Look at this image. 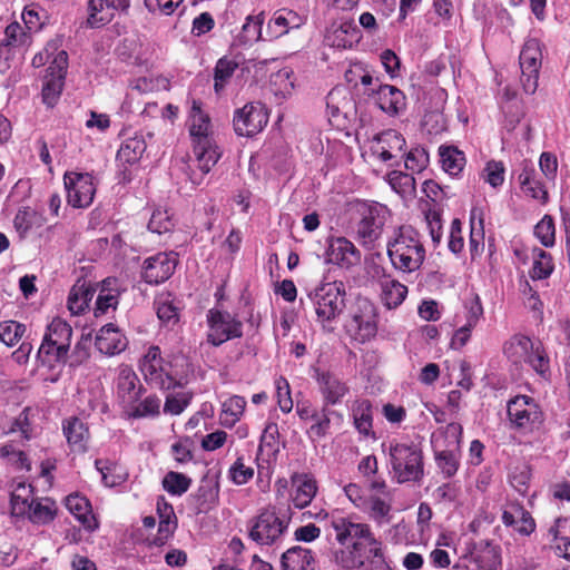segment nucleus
I'll return each instance as SVG.
<instances>
[{"label":"nucleus","instance_id":"37","mask_svg":"<svg viewBox=\"0 0 570 570\" xmlns=\"http://www.w3.org/2000/svg\"><path fill=\"white\" fill-rule=\"evenodd\" d=\"M26 514L33 523H49L56 515V503L48 498L41 500H31L30 510H28Z\"/></svg>","mask_w":570,"mask_h":570},{"label":"nucleus","instance_id":"58","mask_svg":"<svg viewBox=\"0 0 570 570\" xmlns=\"http://www.w3.org/2000/svg\"><path fill=\"white\" fill-rule=\"evenodd\" d=\"M230 479L234 483L242 485L247 483L254 475V470L246 466L242 458H238L229 469Z\"/></svg>","mask_w":570,"mask_h":570},{"label":"nucleus","instance_id":"19","mask_svg":"<svg viewBox=\"0 0 570 570\" xmlns=\"http://www.w3.org/2000/svg\"><path fill=\"white\" fill-rule=\"evenodd\" d=\"M328 262L350 267L361 261V253L355 245L345 237H338L331 242L327 249Z\"/></svg>","mask_w":570,"mask_h":570},{"label":"nucleus","instance_id":"20","mask_svg":"<svg viewBox=\"0 0 570 570\" xmlns=\"http://www.w3.org/2000/svg\"><path fill=\"white\" fill-rule=\"evenodd\" d=\"M405 139L395 130H386L377 136V142L374 146V154L381 160L389 161L399 156L403 157Z\"/></svg>","mask_w":570,"mask_h":570},{"label":"nucleus","instance_id":"57","mask_svg":"<svg viewBox=\"0 0 570 570\" xmlns=\"http://www.w3.org/2000/svg\"><path fill=\"white\" fill-rule=\"evenodd\" d=\"M277 403L284 413H289L293 410V400L291 396V389L287 380L283 376L276 380Z\"/></svg>","mask_w":570,"mask_h":570},{"label":"nucleus","instance_id":"31","mask_svg":"<svg viewBox=\"0 0 570 570\" xmlns=\"http://www.w3.org/2000/svg\"><path fill=\"white\" fill-rule=\"evenodd\" d=\"M380 285L382 301L390 309L401 305L407 295V287L396 279L384 277Z\"/></svg>","mask_w":570,"mask_h":570},{"label":"nucleus","instance_id":"25","mask_svg":"<svg viewBox=\"0 0 570 570\" xmlns=\"http://www.w3.org/2000/svg\"><path fill=\"white\" fill-rule=\"evenodd\" d=\"M66 507L87 530L94 531L98 527L90 503L85 497L78 493L68 495Z\"/></svg>","mask_w":570,"mask_h":570},{"label":"nucleus","instance_id":"62","mask_svg":"<svg viewBox=\"0 0 570 570\" xmlns=\"http://www.w3.org/2000/svg\"><path fill=\"white\" fill-rule=\"evenodd\" d=\"M227 439V433L225 431H215L205 435L202 440V448L205 451H215L224 445Z\"/></svg>","mask_w":570,"mask_h":570},{"label":"nucleus","instance_id":"13","mask_svg":"<svg viewBox=\"0 0 570 570\" xmlns=\"http://www.w3.org/2000/svg\"><path fill=\"white\" fill-rule=\"evenodd\" d=\"M268 122V114L261 102H249L237 109L234 129L238 136L252 137L263 130Z\"/></svg>","mask_w":570,"mask_h":570},{"label":"nucleus","instance_id":"52","mask_svg":"<svg viewBox=\"0 0 570 570\" xmlns=\"http://www.w3.org/2000/svg\"><path fill=\"white\" fill-rule=\"evenodd\" d=\"M535 236L540 239L541 244L550 247L554 244V224L553 219L546 215L534 228Z\"/></svg>","mask_w":570,"mask_h":570},{"label":"nucleus","instance_id":"8","mask_svg":"<svg viewBox=\"0 0 570 570\" xmlns=\"http://www.w3.org/2000/svg\"><path fill=\"white\" fill-rule=\"evenodd\" d=\"M316 321L326 327L345 307V286L342 282L323 283L309 294Z\"/></svg>","mask_w":570,"mask_h":570},{"label":"nucleus","instance_id":"33","mask_svg":"<svg viewBox=\"0 0 570 570\" xmlns=\"http://www.w3.org/2000/svg\"><path fill=\"white\" fill-rule=\"evenodd\" d=\"M31 500H35L32 487L21 481L17 482L10 497L12 513L26 515L28 510H30Z\"/></svg>","mask_w":570,"mask_h":570},{"label":"nucleus","instance_id":"50","mask_svg":"<svg viewBox=\"0 0 570 570\" xmlns=\"http://www.w3.org/2000/svg\"><path fill=\"white\" fill-rule=\"evenodd\" d=\"M23 333L24 326L18 322L9 321L0 324V340L8 346H13Z\"/></svg>","mask_w":570,"mask_h":570},{"label":"nucleus","instance_id":"44","mask_svg":"<svg viewBox=\"0 0 570 570\" xmlns=\"http://www.w3.org/2000/svg\"><path fill=\"white\" fill-rule=\"evenodd\" d=\"M237 67V62L227 58H222L217 61L214 75V88L216 92H219L225 87Z\"/></svg>","mask_w":570,"mask_h":570},{"label":"nucleus","instance_id":"24","mask_svg":"<svg viewBox=\"0 0 570 570\" xmlns=\"http://www.w3.org/2000/svg\"><path fill=\"white\" fill-rule=\"evenodd\" d=\"M292 483L295 488L292 495L294 505L298 509L307 507L317 492L316 481L307 474H295Z\"/></svg>","mask_w":570,"mask_h":570},{"label":"nucleus","instance_id":"55","mask_svg":"<svg viewBox=\"0 0 570 570\" xmlns=\"http://www.w3.org/2000/svg\"><path fill=\"white\" fill-rule=\"evenodd\" d=\"M552 273V264L550 255L540 249L534 259L531 276L535 279L547 278Z\"/></svg>","mask_w":570,"mask_h":570},{"label":"nucleus","instance_id":"45","mask_svg":"<svg viewBox=\"0 0 570 570\" xmlns=\"http://www.w3.org/2000/svg\"><path fill=\"white\" fill-rule=\"evenodd\" d=\"M191 397L193 394L190 392L168 394L164 404V412L179 415L188 406Z\"/></svg>","mask_w":570,"mask_h":570},{"label":"nucleus","instance_id":"28","mask_svg":"<svg viewBox=\"0 0 570 570\" xmlns=\"http://www.w3.org/2000/svg\"><path fill=\"white\" fill-rule=\"evenodd\" d=\"M119 8V3H117L116 0H89L88 26L98 28L108 23L114 17V11Z\"/></svg>","mask_w":570,"mask_h":570},{"label":"nucleus","instance_id":"17","mask_svg":"<svg viewBox=\"0 0 570 570\" xmlns=\"http://www.w3.org/2000/svg\"><path fill=\"white\" fill-rule=\"evenodd\" d=\"M361 342L371 341L377 333V313L375 306L367 299L358 301L357 311L350 324Z\"/></svg>","mask_w":570,"mask_h":570},{"label":"nucleus","instance_id":"6","mask_svg":"<svg viewBox=\"0 0 570 570\" xmlns=\"http://www.w3.org/2000/svg\"><path fill=\"white\" fill-rule=\"evenodd\" d=\"M390 462L397 483L419 482L424 475L423 454L413 444L391 443Z\"/></svg>","mask_w":570,"mask_h":570},{"label":"nucleus","instance_id":"60","mask_svg":"<svg viewBox=\"0 0 570 570\" xmlns=\"http://www.w3.org/2000/svg\"><path fill=\"white\" fill-rule=\"evenodd\" d=\"M262 24L263 18L261 16H248L246 22L243 24V33L247 40L262 39Z\"/></svg>","mask_w":570,"mask_h":570},{"label":"nucleus","instance_id":"18","mask_svg":"<svg viewBox=\"0 0 570 570\" xmlns=\"http://www.w3.org/2000/svg\"><path fill=\"white\" fill-rule=\"evenodd\" d=\"M316 381L324 399V405H335L340 403L350 391L347 384L331 372L317 373Z\"/></svg>","mask_w":570,"mask_h":570},{"label":"nucleus","instance_id":"7","mask_svg":"<svg viewBox=\"0 0 570 570\" xmlns=\"http://www.w3.org/2000/svg\"><path fill=\"white\" fill-rule=\"evenodd\" d=\"M503 353L515 365L529 364L539 375L546 377L550 361L540 343L534 344L530 337L515 334L503 345Z\"/></svg>","mask_w":570,"mask_h":570},{"label":"nucleus","instance_id":"49","mask_svg":"<svg viewBox=\"0 0 570 570\" xmlns=\"http://www.w3.org/2000/svg\"><path fill=\"white\" fill-rule=\"evenodd\" d=\"M387 181L391 187L399 194H406L414 189L415 180L412 175L399 170L387 174Z\"/></svg>","mask_w":570,"mask_h":570},{"label":"nucleus","instance_id":"35","mask_svg":"<svg viewBox=\"0 0 570 570\" xmlns=\"http://www.w3.org/2000/svg\"><path fill=\"white\" fill-rule=\"evenodd\" d=\"M1 43L13 49L28 47L31 43V31L18 21H12L4 29Z\"/></svg>","mask_w":570,"mask_h":570},{"label":"nucleus","instance_id":"63","mask_svg":"<svg viewBox=\"0 0 570 570\" xmlns=\"http://www.w3.org/2000/svg\"><path fill=\"white\" fill-rule=\"evenodd\" d=\"M539 166L547 178L553 179L556 177L558 160L553 154L542 153L539 159Z\"/></svg>","mask_w":570,"mask_h":570},{"label":"nucleus","instance_id":"3","mask_svg":"<svg viewBox=\"0 0 570 570\" xmlns=\"http://www.w3.org/2000/svg\"><path fill=\"white\" fill-rule=\"evenodd\" d=\"M387 208L376 202H356L353 205V224L356 239L366 248H373L380 239L386 222Z\"/></svg>","mask_w":570,"mask_h":570},{"label":"nucleus","instance_id":"9","mask_svg":"<svg viewBox=\"0 0 570 570\" xmlns=\"http://www.w3.org/2000/svg\"><path fill=\"white\" fill-rule=\"evenodd\" d=\"M291 518L265 509L252 520L249 538L259 546H279L287 533Z\"/></svg>","mask_w":570,"mask_h":570},{"label":"nucleus","instance_id":"38","mask_svg":"<svg viewBox=\"0 0 570 570\" xmlns=\"http://www.w3.org/2000/svg\"><path fill=\"white\" fill-rule=\"evenodd\" d=\"M96 291L85 284H76L68 297V308L73 314H80L89 307V303L95 296Z\"/></svg>","mask_w":570,"mask_h":570},{"label":"nucleus","instance_id":"32","mask_svg":"<svg viewBox=\"0 0 570 570\" xmlns=\"http://www.w3.org/2000/svg\"><path fill=\"white\" fill-rule=\"evenodd\" d=\"M218 483L208 478H204L195 494L198 511L207 512L212 510L218 502Z\"/></svg>","mask_w":570,"mask_h":570},{"label":"nucleus","instance_id":"61","mask_svg":"<svg viewBox=\"0 0 570 570\" xmlns=\"http://www.w3.org/2000/svg\"><path fill=\"white\" fill-rule=\"evenodd\" d=\"M278 426L276 423H268L263 432L259 449L269 448L273 452L278 451Z\"/></svg>","mask_w":570,"mask_h":570},{"label":"nucleus","instance_id":"1","mask_svg":"<svg viewBox=\"0 0 570 570\" xmlns=\"http://www.w3.org/2000/svg\"><path fill=\"white\" fill-rule=\"evenodd\" d=\"M331 524L336 541L345 547L336 553V561L343 568L381 569L385 566L381 542L374 538L367 524L344 517L333 518Z\"/></svg>","mask_w":570,"mask_h":570},{"label":"nucleus","instance_id":"11","mask_svg":"<svg viewBox=\"0 0 570 570\" xmlns=\"http://www.w3.org/2000/svg\"><path fill=\"white\" fill-rule=\"evenodd\" d=\"M542 51L538 39H528L520 52L521 85L525 94L533 95L538 88Z\"/></svg>","mask_w":570,"mask_h":570},{"label":"nucleus","instance_id":"26","mask_svg":"<svg viewBox=\"0 0 570 570\" xmlns=\"http://www.w3.org/2000/svg\"><path fill=\"white\" fill-rule=\"evenodd\" d=\"M471 559L478 570H497L501 562L498 548L490 541L476 543L471 551Z\"/></svg>","mask_w":570,"mask_h":570},{"label":"nucleus","instance_id":"14","mask_svg":"<svg viewBox=\"0 0 570 570\" xmlns=\"http://www.w3.org/2000/svg\"><path fill=\"white\" fill-rule=\"evenodd\" d=\"M63 181L69 205L82 208L92 203L96 187L89 174L66 173Z\"/></svg>","mask_w":570,"mask_h":570},{"label":"nucleus","instance_id":"42","mask_svg":"<svg viewBox=\"0 0 570 570\" xmlns=\"http://www.w3.org/2000/svg\"><path fill=\"white\" fill-rule=\"evenodd\" d=\"M161 483H163V488L169 494L180 497L185 492L188 491V489H189V487L191 484V479L188 478L187 475L183 474V473L175 472V471H169L164 476Z\"/></svg>","mask_w":570,"mask_h":570},{"label":"nucleus","instance_id":"12","mask_svg":"<svg viewBox=\"0 0 570 570\" xmlns=\"http://www.w3.org/2000/svg\"><path fill=\"white\" fill-rule=\"evenodd\" d=\"M207 321L209 325L207 341L214 346H219L229 340L238 338L243 335L242 322L227 312L210 309Z\"/></svg>","mask_w":570,"mask_h":570},{"label":"nucleus","instance_id":"47","mask_svg":"<svg viewBox=\"0 0 570 570\" xmlns=\"http://www.w3.org/2000/svg\"><path fill=\"white\" fill-rule=\"evenodd\" d=\"M292 70L284 68L272 75V87H274L275 95H281L283 98L289 95L294 88L291 80Z\"/></svg>","mask_w":570,"mask_h":570},{"label":"nucleus","instance_id":"15","mask_svg":"<svg viewBox=\"0 0 570 570\" xmlns=\"http://www.w3.org/2000/svg\"><path fill=\"white\" fill-rule=\"evenodd\" d=\"M510 421L520 429H532L542 422L543 414L529 396L519 395L508 403Z\"/></svg>","mask_w":570,"mask_h":570},{"label":"nucleus","instance_id":"34","mask_svg":"<svg viewBox=\"0 0 570 570\" xmlns=\"http://www.w3.org/2000/svg\"><path fill=\"white\" fill-rule=\"evenodd\" d=\"M116 283L117 281L115 278H107L102 282L96 298L95 316L106 314L109 308H116L118 304V292L112 287Z\"/></svg>","mask_w":570,"mask_h":570},{"label":"nucleus","instance_id":"46","mask_svg":"<svg viewBox=\"0 0 570 570\" xmlns=\"http://www.w3.org/2000/svg\"><path fill=\"white\" fill-rule=\"evenodd\" d=\"M334 414L338 415L335 411L330 410L328 405H323L322 411L317 412V417L313 419L315 423L311 425L308 433L318 439L324 438L330 431L331 415Z\"/></svg>","mask_w":570,"mask_h":570},{"label":"nucleus","instance_id":"21","mask_svg":"<svg viewBox=\"0 0 570 570\" xmlns=\"http://www.w3.org/2000/svg\"><path fill=\"white\" fill-rule=\"evenodd\" d=\"M95 345L106 355H115L126 348V338L112 324L102 326L96 335Z\"/></svg>","mask_w":570,"mask_h":570},{"label":"nucleus","instance_id":"29","mask_svg":"<svg viewBox=\"0 0 570 570\" xmlns=\"http://www.w3.org/2000/svg\"><path fill=\"white\" fill-rule=\"evenodd\" d=\"M299 24V18L294 11L282 9L269 20L266 32L269 39H277L286 35L289 28H298Z\"/></svg>","mask_w":570,"mask_h":570},{"label":"nucleus","instance_id":"4","mask_svg":"<svg viewBox=\"0 0 570 570\" xmlns=\"http://www.w3.org/2000/svg\"><path fill=\"white\" fill-rule=\"evenodd\" d=\"M190 121L189 132L194 144V154L199 169L203 174H207L216 165L220 155L209 136V117L205 115L195 102Z\"/></svg>","mask_w":570,"mask_h":570},{"label":"nucleus","instance_id":"22","mask_svg":"<svg viewBox=\"0 0 570 570\" xmlns=\"http://www.w3.org/2000/svg\"><path fill=\"white\" fill-rule=\"evenodd\" d=\"M62 431L72 451L85 452L89 440L87 425L78 417L71 416L62 422Z\"/></svg>","mask_w":570,"mask_h":570},{"label":"nucleus","instance_id":"64","mask_svg":"<svg viewBox=\"0 0 570 570\" xmlns=\"http://www.w3.org/2000/svg\"><path fill=\"white\" fill-rule=\"evenodd\" d=\"M214 19L210 13L203 12L193 21L191 31L196 36H202L209 32L214 28Z\"/></svg>","mask_w":570,"mask_h":570},{"label":"nucleus","instance_id":"53","mask_svg":"<svg viewBox=\"0 0 570 570\" xmlns=\"http://www.w3.org/2000/svg\"><path fill=\"white\" fill-rule=\"evenodd\" d=\"M483 179L493 188L501 186L504 181V166L501 161L491 160L483 169Z\"/></svg>","mask_w":570,"mask_h":570},{"label":"nucleus","instance_id":"48","mask_svg":"<svg viewBox=\"0 0 570 570\" xmlns=\"http://www.w3.org/2000/svg\"><path fill=\"white\" fill-rule=\"evenodd\" d=\"M435 461L444 476H453L459 469V459L453 451H440L435 454Z\"/></svg>","mask_w":570,"mask_h":570},{"label":"nucleus","instance_id":"36","mask_svg":"<svg viewBox=\"0 0 570 570\" xmlns=\"http://www.w3.org/2000/svg\"><path fill=\"white\" fill-rule=\"evenodd\" d=\"M138 377L136 373L129 368L120 370L117 382V393L124 402L131 403L137 400L139 390H137Z\"/></svg>","mask_w":570,"mask_h":570},{"label":"nucleus","instance_id":"51","mask_svg":"<svg viewBox=\"0 0 570 570\" xmlns=\"http://www.w3.org/2000/svg\"><path fill=\"white\" fill-rule=\"evenodd\" d=\"M429 163V155L423 148L411 149L405 155V168L411 173L422 171Z\"/></svg>","mask_w":570,"mask_h":570},{"label":"nucleus","instance_id":"10","mask_svg":"<svg viewBox=\"0 0 570 570\" xmlns=\"http://www.w3.org/2000/svg\"><path fill=\"white\" fill-rule=\"evenodd\" d=\"M139 367L146 382L154 387L170 390L184 385L181 379L171 374L170 364L161 357L160 348L156 345L148 347Z\"/></svg>","mask_w":570,"mask_h":570},{"label":"nucleus","instance_id":"30","mask_svg":"<svg viewBox=\"0 0 570 570\" xmlns=\"http://www.w3.org/2000/svg\"><path fill=\"white\" fill-rule=\"evenodd\" d=\"M146 147L147 145L142 136L135 135L128 137L122 141L117 153V160L121 165H134L141 158Z\"/></svg>","mask_w":570,"mask_h":570},{"label":"nucleus","instance_id":"40","mask_svg":"<svg viewBox=\"0 0 570 570\" xmlns=\"http://www.w3.org/2000/svg\"><path fill=\"white\" fill-rule=\"evenodd\" d=\"M246 406V400L243 396L234 395L223 403L220 422L225 426H233L239 421Z\"/></svg>","mask_w":570,"mask_h":570},{"label":"nucleus","instance_id":"16","mask_svg":"<svg viewBox=\"0 0 570 570\" xmlns=\"http://www.w3.org/2000/svg\"><path fill=\"white\" fill-rule=\"evenodd\" d=\"M176 265V254L158 253L145 259L142 265V278L148 284L158 285L173 275Z\"/></svg>","mask_w":570,"mask_h":570},{"label":"nucleus","instance_id":"2","mask_svg":"<svg viewBox=\"0 0 570 570\" xmlns=\"http://www.w3.org/2000/svg\"><path fill=\"white\" fill-rule=\"evenodd\" d=\"M387 255L395 269L403 273L417 271L425 258L419 233L412 226H401L387 243Z\"/></svg>","mask_w":570,"mask_h":570},{"label":"nucleus","instance_id":"56","mask_svg":"<svg viewBox=\"0 0 570 570\" xmlns=\"http://www.w3.org/2000/svg\"><path fill=\"white\" fill-rule=\"evenodd\" d=\"M173 223L167 210L156 209L153 212L148 223V229L153 233L163 234L170 230Z\"/></svg>","mask_w":570,"mask_h":570},{"label":"nucleus","instance_id":"59","mask_svg":"<svg viewBox=\"0 0 570 570\" xmlns=\"http://www.w3.org/2000/svg\"><path fill=\"white\" fill-rule=\"evenodd\" d=\"M530 469L528 465L517 466L510 475L512 487L520 493H524L530 481Z\"/></svg>","mask_w":570,"mask_h":570},{"label":"nucleus","instance_id":"41","mask_svg":"<svg viewBox=\"0 0 570 570\" xmlns=\"http://www.w3.org/2000/svg\"><path fill=\"white\" fill-rule=\"evenodd\" d=\"M353 419L356 430L363 435H370L372 430V405L370 401L357 402L353 407Z\"/></svg>","mask_w":570,"mask_h":570},{"label":"nucleus","instance_id":"23","mask_svg":"<svg viewBox=\"0 0 570 570\" xmlns=\"http://www.w3.org/2000/svg\"><path fill=\"white\" fill-rule=\"evenodd\" d=\"M314 562L312 551L299 546L287 549L281 559L283 570H315Z\"/></svg>","mask_w":570,"mask_h":570},{"label":"nucleus","instance_id":"54","mask_svg":"<svg viewBox=\"0 0 570 570\" xmlns=\"http://www.w3.org/2000/svg\"><path fill=\"white\" fill-rule=\"evenodd\" d=\"M160 399L156 395H149L141 401L132 411L134 417L155 416L159 414Z\"/></svg>","mask_w":570,"mask_h":570},{"label":"nucleus","instance_id":"27","mask_svg":"<svg viewBox=\"0 0 570 570\" xmlns=\"http://www.w3.org/2000/svg\"><path fill=\"white\" fill-rule=\"evenodd\" d=\"M379 107L389 115H397L405 108V96L396 87L382 85L377 90Z\"/></svg>","mask_w":570,"mask_h":570},{"label":"nucleus","instance_id":"39","mask_svg":"<svg viewBox=\"0 0 570 570\" xmlns=\"http://www.w3.org/2000/svg\"><path fill=\"white\" fill-rule=\"evenodd\" d=\"M443 169L450 175H458L465 165V157L462 151L452 146H441L439 149Z\"/></svg>","mask_w":570,"mask_h":570},{"label":"nucleus","instance_id":"5","mask_svg":"<svg viewBox=\"0 0 570 570\" xmlns=\"http://www.w3.org/2000/svg\"><path fill=\"white\" fill-rule=\"evenodd\" d=\"M72 328L63 320L57 317L47 326L42 343L38 350V358L50 368L56 364H65L71 344Z\"/></svg>","mask_w":570,"mask_h":570},{"label":"nucleus","instance_id":"43","mask_svg":"<svg viewBox=\"0 0 570 570\" xmlns=\"http://www.w3.org/2000/svg\"><path fill=\"white\" fill-rule=\"evenodd\" d=\"M63 80L65 78L61 76L47 75L42 87V101L48 107H53L57 104L63 88Z\"/></svg>","mask_w":570,"mask_h":570}]
</instances>
